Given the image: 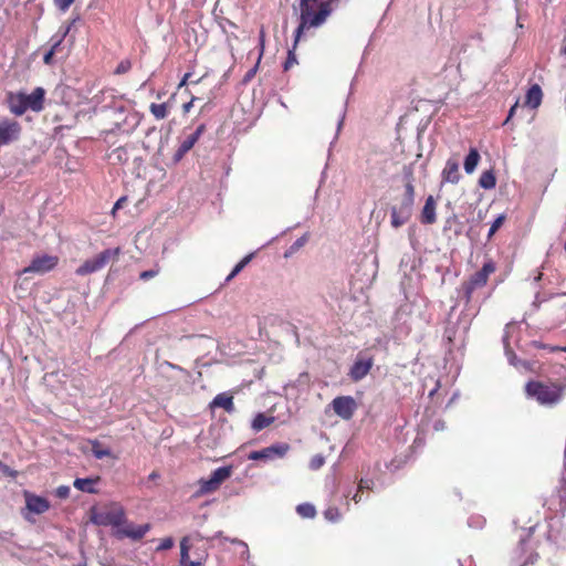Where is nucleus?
I'll use <instances>...</instances> for the list:
<instances>
[{
	"mask_svg": "<svg viewBox=\"0 0 566 566\" xmlns=\"http://www.w3.org/2000/svg\"><path fill=\"white\" fill-rule=\"evenodd\" d=\"M338 0H300L301 22L295 31L294 46L305 29L318 28L333 11V4Z\"/></svg>",
	"mask_w": 566,
	"mask_h": 566,
	"instance_id": "nucleus-1",
	"label": "nucleus"
},
{
	"mask_svg": "<svg viewBox=\"0 0 566 566\" xmlns=\"http://www.w3.org/2000/svg\"><path fill=\"white\" fill-rule=\"evenodd\" d=\"M44 96L45 91L42 87H36L31 94L9 92L7 94V104L12 114L21 116L28 109L41 112L43 109Z\"/></svg>",
	"mask_w": 566,
	"mask_h": 566,
	"instance_id": "nucleus-2",
	"label": "nucleus"
},
{
	"mask_svg": "<svg viewBox=\"0 0 566 566\" xmlns=\"http://www.w3.org/2000/svg\"><path fill=\"white\" fill-rule=\"evenodd\" d=\"M526 392L528 397L534 398L538 403L553 406L560 401L563 387L553 382L530 381L526 385Z\"/></svg>",
	"mask_w": 566,
	"mask_h": 566,
	"instance_id": "nucleus-3",
	"label": "nucleus"
},
{
	"mask_svg": "<svg viewBox=\"0 0 566 566\" xmlns=\"http://www.w3.org/2000/svg\"><path fill=\"white\" fill-rule=\"evenodd\" d=\"M120 252L119 248L106 249L92 259L86 260L76 269V274L84 276L102 270L109 261L115 260Z\"/></svg>",
	"mask_w": 566,
	"mask_h": 566,
	"instance_id": "nucleus-4",
	"label": "nucleus"
},
{
	"mask_svg": "<svg viewBox=\"0 0 566 566\" xmlns=\"http://www.w3.org/2000/svg\"><path fill=\"white\" fill-rule=\"evenodd\" d=\"M496 270L495 263L492 260H488L482 269L474 273L469 281L463 284V291L467 301L469 302L472 293L480 287H483L489 279V275L494 273Z\"/></svg>",
	"mask_w": 566,
	"mask_h": 566,
	"instance_id": "nucleus-5",
	"label": "nucleus"
},
{
	"mask_svg": "<svg viewBox=\"0 0 566 566\" xmlns=\"http://www.w3.org/2000/svg\"><path fill=\"white\" fill-rule=\"evenodd\" d=\"M290 450V446L285 442L272 444L261 450L250 452L248 455L249 460L270 462L277 459H282L286 455Z\"/></svg>",
	"mask_w": 566,
	"mask_h": 566,
	"instance_id": "nucleus-6",
	"label": "nucleus"
},
{
	"mask_svg": "<svg viewBox=\"0 0 566 566\" xmlns=\"http://www.w3.org/2000/svg\"><path fill=\"white\" fill-rule=\"evenodd\" d=\"M25 510L23 516L27 521L31 522V514L40 515L45 513L50 509V502L40 495H35L29 491L24 492Z\"/></svg>",
	"mask_w": 566,
	"mask_h": 566,
	"instance_id": "nucleus-7",
	"label": "nucleus"
},
{
	"mask_svg": "<svg viewBox=\"0 0 566 566\" xmlns=\"http://www.w3.org/2000/svg\"><path fill=\"white\" fill-rule=\"evenodd\" d=\"M334 412L344 420H349L357 410V403L350 396H339L332 400Z\"/></svg>",
	"mask_w": 566,
	"mask_h": 566,
	"instance_id": "nucleus-8",
	"label": "nucleus"
},
{
	"mask_svg": "<svg viewBox=\"0 0 566 566\" xmlns=\"http://www.w3.org/2000/svg\"><path fill=\"white\" fill-rule=\"evenodd\" d=\"M413 205L400 200L390 209V224L392 228L398 229L406 224L412 216Z\"/></svg>",
	"mask_w": 566,
	"mask_h": 566,
	"instance_id": "nucleus-9",
	"label": "nucleus"
},
{
	"mask_svg": "<svg viewBox=\"0 0 566 566\" xmlns=\"http://www.w3.org/2000/svg\"><path fill=\"white\" fill-rule=\"evenodd\" d=\"M57 264V258L53 255H38L34 256L31 261L30 265L24 268L22 273H34V274H45L46 272L53 270Z\"/></svg>",
	"mask_w": 566,
	"mask_h": 566,
	"instance_id": "nucleus-10",
	"label": "nucleus"
},
{
	"mask_svg": "<svg viewBox=\"0 0 566 566\" xmlns=\"http://www.w3.org/2000/svg\"><path fill=\"white\" fill-rule=\"evenodd\" d=\"M20 134L21 125L18 122L9 118L0 120V147L18 140Z\"/></svg>",
	"mask_w": 566,
	"mask_h": 566,
	"instance_id": "nucleus-11",
	"label": "nucleus"
},
{
	"mask_svg": "<svg viewBox=\"0 0 566 566\" xmlns=\"http://www.w3.org/2000/svg\"><path fill=\"white\" fill-rule=\"evenodd\" d=\"M76 20H73L69 25L61 27L59 32L54 36H52V39H51V43H52L51 49H50L49 52H46L44 54V57H43V61H44L45 64H50L53 55L60 53L61 44H62L63 40L65 39V36L69 34V32L71 30V27H72V24Z\"/></svg>",
	"mask_w": 566,
	"mask_h": 566,
	"instance_id": "nucleus-12",
	"label": "nucleus"
},
{
	"mask_svg": "<svg viewBox=\"0 0 566 566\" xmlns=\"http://www.w3.org/2000/svg\"><path fill=\"white\" fill-rule=\"evenodd\" d=\"M373 364L374 361L373 358L370 357H358L349 370V377L354 381L361 380L364 377L367 376V374L373 367Z\"/></svg>",
	"mask_w": 566,
	"mask_h": 566,
	"instance_id": "nucleus-13",
	"label": "nucleus"
},
{
	"mask_svg": "<svg viewBox=\"0 0 566 566\" xmlns=\"http://www.w3.org/2000/svg\"><path fill=\"white\" fill-rule=\"evenodd\" d=\"M124 518V513L119 510L109 511L94 514L92 521L97 525H113L118 526L122 524Z\"/></svg>",
	"mask_w": 566,
	"mask_h": 566,
	"instance_id": "nucleus-14",
	"label": "nucleus"
},
{
	"mask_svg": "<svg viewBox=\"0 0 566 566\" xmlns=\"http://www.w3.org/2000/svg\"><path fill=\"white\" fill-rule=\"evenodd\" d=\"M149 530H150L149 524H143V525L128 524L125 527L117 531V536L118 537H128L134 541H138V539L143 538Z\"/></svg>",
	"mask_w": 566,
	"mask_h": 566,
	"instance_id": "nucleus-15",
	"label": "nucleus"
},
{
	"mask_svg": "<svg viewBox=\"0 0 566 566\" xmlns=\"http://www.w3.org/2000/svg\"><path fill=\"white\" fill-rule=\"evenodd\" d=\"M441 176L444 182L458 184L460 180L459 160L457 158H449Z\"/></svg>",
	"mask_w": 566,
	"mask_h": 566,
	"instance_id": "nucleus-16",
	"label": "nucleus"
},
{
	"mask_svg": "<svg viewBox=\"0 0 566 566\" xmlns=\"http://www.w3.org/2000/svg\"><path fill=\"white\" fill-rule=\"evenodd\" d=\"M436 220V201L432 196H429L426 199V203L421 211V222L424 224H432Z\"/></svg>",
	"mask_w": 566,
	"mask_h": 566,
	"instance_id": "nucleus-17",
	"label": "nucleus"
},
{
	"mask_svg": "<svg viewBox=\"0 0 566 566\" xmlns=\"http://www.w3.org/2000/svg\"><path fill=\"white\" fill-rule=\"evenodd\" d=\"M543 98L542 88L538 84L532 85L525 95V105L531 108H537Z\"/></svg>",
	"mask_w": 566,
	"mask_h": 566,
	"instance_id": "nucleus-18",
	"label": "nucleus"
},
{
	"mask_svg": "<svg viewBox=\"0 0 566 566\" xmlns=\"http://www.w3.org/2000/svg\"><path fill=\"white\" fill-rule=\"evenodd\" d=\"M211 407L223 408L227 412H232L234 410L233 397L226 392L219 394L213 398Z\"/></svg>",
	"mask_w": 566,
	"mask_h": 566,
	"instance_id": "nucleus-19",
	"label": "nucleus"
},
{
	"mask_svg": "<svg viewBox=\"0 0 566 566\" xmlns=\"http://www.w3.org/2000/svg\"><path fill=\"white\" fill-rule=\"evenodd\" d=\"M97 481H98V478H96V479H93V478L80 479V478H77L74 480L73 485L78 491L94 494L97 492L95 489Z\"/></svg>",
	"mask_w": 566,
	"mask_h": 566,
	"instance_id": "nucleus-20",
	"label": "nucleus"
},
{
	"mask_svg": "<svg viewBox=\"0 0 566 566\" xmlns=\"http://www.w3.org/2000/svg\"><path fill=\"white\" fill-rule=\"evenodd\" d=\"M480 161V154L475 148H471L464 159V170L467 174H472Z\"/></svg>",
	"mask_w": 566,
	"mask_h": 566,
	"instance_id": "nucleus-21",
	"label": "nucleus"
},
{
	"mask_svg": "<svg viewBox=\"0 0 566 566\" xmlns=\"http://www.w3.org/2000/svg\"><path fill=\"white\" fill-rule=\"evenodd\" d=\"M191 548V537L185 536L180 541V566H188L191 562L189 558V551Z\"/></svg>",
	"mask_w": 566,
	"mask_h": 566,
	"instance_id": "nucleus-22",
	"label": "nucleus"
},
{
	"mask_svg": "<svg viewBox=\"0 0 566 566\" xmlns=\"http://www.w3.org/2000/svg\"><path fill=\"white\" fill-rule=\"evenodd\" d=\"M232 473V467H221L216 469L210 478L218 484L221 485L223 481L230 478Z\"/></svg>",
	"mask_w": 566,
	"mask_h": 566,
	"instance_id": "nucleus-23",
	"label": "nucleus"
},
{
	"mask_svg": "<svg viewBox=\"0 0 566 566\" xmlns=\"http://www.w3.org/2000/svg\"><path fill=\"white\" fill-rule=\"evenodd\" d=\"M274 421V417H268L264 413H258L252 421V429L261 431Z\"/></svg>",
	"mask_w": 566,
	"mask_h": 566,
	"instance_id": "nucleus-24",
	"label": "nucleus"
},
{
	"mask_svg": "<svg viewBox=\"0 0 566 566\" xmlns=\"http://www.w3.org/2000/svg\"><path fill=\"white\" fill-rule=\"evenodd\" d=\"M479 185L483 189H493L496 185V178L492 170L483 171L479 179Z\"/></svg>",
	"mask_w": 566,
	"mask_h": 566,
	"instance_id": "nucleus-25",
	"label": "nucleus"
},
{
	"mask_svg": "<svg viewBox=\"0 0 566 566\" xmlns=\"http://www.w3.org/2000/svg\"><path fill=\"white\" fill-rule=\"evenodd\" d=\"M193 138H190L187 136L180 144L179 148L177 149L174 159L175 161H179L195 145Z\"/></svg>",
	"mask_w": 566,
	"mask_h": 566,
	"instance_id": "nucleus-26",
	"label": "nucleus"
},
{
	"mask_svg": "<svg viewBox=\"0 0 566 566\" xmlns=\"http://www.w3.org/2000/svg\"><path fill=\"white\" fill-rule=\"evenodd\" d=\"M296 512L304 518H313L316 514L315 506L311 503H302L296 506Z\"/></svg>",
	"mask_w": 566,
	"mask_h": 566,
	"instance_id": "nucleus-27",
	"label": "nucleus"
},
{
	"mask_svg": "<svg viewBox=\"0 0 566 566\" xmlns=\"http://www.w3.org/2000/svg\"><path fill=\"white\" fill-rule=\"evenodd\" d=\"M149 109L156 119H164L168 115V105L166 103H161V104L153 103L150 105Z\"/></svg>",
	"mask_w": 566,
	"mask_h": 566,
	"instance_id": "nucleus-28",
	"label": "nucleus"
},
{
	"mask_svg": "<svg viewBox=\"0 0 566 566\" xmlns=\"http://www.w3.org/2000/svg\"><path fill=\"white\" fill-rule=\"evenodd\" d=\"M199 484H200V488H199L200 494L211 493V492L218 490L220 486L211 478H209L207 480H203V479L200 480Z\"/></svg>",
	"mask_w": 566,
	"mask_h": 566,
	"instance_id": "nucleus-29",
	"label": "nucleus"
},
{
	"mask_svg": "<svg viewBox=\"0 0 566 566\" xmlns=\"http://www.w3.org/2000/svg\"><path fill=\"white\" fill-rule=\"evenodd\" d=\"M324 516L327 521L336 523L342 520V513L338 507L329 506L324 511Z\"/></svg>",
	"mask_w": 566,
	"mask_h": 566,
	"instance_id": "nucleus-30",
	"label": "nucleus"
},
{
	"mask_svg": "<svg viewBox=\"0 0 566 566\" xmlns=\"http://www.w3.org/2000/svg\"><path fill=\"white\" fill-rule=\"evenodd\" d=\"M504 347H505V355L507 357V360L511 365L515 367H520V365L524 366L525 364L517 360L516 355L513 353V350L509 347L506 343V337H504Z\"/></svg>",
	"mask_w": 566,
	"mask_h": 566,
	"instance_id": "nucleus-31",
	"label": "nucleus"
},
{
	"mask_svg": "<svg viewBox=\"0 0 566 566\" xmlns=\"http://www.w3.org/2000/svg\"><path fill=\"white\" fill-rule=\"evenodd\" d=\"M402 201L409 202L411 205L415 203V188L411 182H407L405 186V193L401 198Z\"/></svg>",
	"mask_w": 566,
	"mask_h": 566,
	"instance_id": "nucleus-32",
	"label": "nucleus"
},
{
	"mask_svg": "<svg viewBox=\"0 0 566 566\" xmlns=\"http://www.w3.org/2000/svg\"><path fill=\"white\" fill-rule=\"evenodd\" d=\"M92 453L96 459H103L111 454L108 449L103 448L98 442H95L92 447Z\"/></svg>",
	"mask_w": 566,
	"mask_h": 566,
	"instance_id": "nucleus-33",
	"label": "nucleus"
},
{
	"mask_svg": "<svg viewBox=\"0 0 566 566\" xmlns=\"http://www.w3.org/2000/svg\"><path fill=\"white\" fill-rule=\"evenodd\" d=\"M253 254H249L244 256L233 269H232V275H238L252 260Z\"/></svg>",
	"mask_w": 566,
	"mask_h": 566,
	"instance_id": "nucleus-34",
	"label": "nucleus"
},
{
	"mask_svg": "<svg viewBox=\"0 0 566 566\" xmlns=\"http://www.w3.org/2000/svg\"><path fill=\"white\" fill-rule=\"evenodd\" d=\"M325 463V458L321 454L314 455L310 461V468L312 470H318L321 469Z\"/></svg>",
	"mask_w": 566,
	"mask_h": 566,
	"instance_id": "nucleus-35",
	"label": "nucleus"
},
{
	"mask_svg": "<svg viewBox=\"0 0 566 566\" xmlns=\"http://www.w3.org/2000/svg\"><path fill=\"white\" fill-rule=\"evenodd\" d=\"M375 485V482L371 478H361L359 481H358V488L359 490H373Z\"/></svg>",
	"mask_w": 566,
	"mask_h": 566,
	"instance_id": "nucleus-36",
	"label": "nucleus"
},
{
	"mask_svg": "<svg viewBox=\"0 0 566 566\" xmlns=\"http://www.w3.org/2000/svg\"><path fill=\"white\" fill-rule=\"evenodd\" d=\"M74 0H53L54 6L62 12H66Z\"/></svg>",
	"mask_w": 566,
	"mask_h": 566,
	"instance_id": "nucleus-37",
	"label": "nucleus"
},
{
	"mask_svg": "<svg viewBox=\"0 0 566 566\" xmlns=\"http://www.w3.org/2000/svg\"><path fill=\"white\" fill-rule=\"evenodd\" d=\"M504 216L503 214H500L494 221L493 223L491 224V228L489 230V237H492L497 230L503 224L504 222Z\"/></svg>",
	"mask_w": 566,
	"mask_h": 566,
	"instance_id": "nucleus-38",
	"label": "nucleus"
},
{
	"mask_svg": "<svg viewBox=\"0 0 566 566\" xmlns=\"http://www.w3.org/2000/svg\"><path fill=\"white\" fill-rule=\"evenodd\" d=\"M158 273H159V269L155 268V269H150V270L142 272L139 277H140V280L147 281L149 279L157 276Z\"/></svg>",
	"mask_w": 566,
	"mask_h": 566,
	"instance_id": "nucleus-39",
	"label": "nucleus"
},
{
	"mask_svg": "<svg viewBox=\"0 0 566 566\" xmlns=\"http://www.w3.org/2000/svg\"><path fill=\"white\" fill-rule=\"evenodd\" d=\"M130 67H132L130 62L128 60H124L117 65L115 73L124 74V73L128 72L130 70Z\"/></svg>",
	"mask_w": 566,
	"mask_h": 566,
	"instance_id": "nucleus-40",
	"label": "nucleus"
},
{
	"mask_svg": "<svg viewBox=\"0 0 566 566\" xmlns=\"http://www.w3.org/2000/svg\"><path fill=\"white\" fill-rule=\"evenodd\" d=\"M70 491H71L70 486H67V485H60L55 490V495L59 499H66L70 495Z\"/></svg>",
	"mask_w": 566,
	"mask_h": 566,
	"instance_id": "nucleus-41",
	"label": "nucleus"
},
{
	"mask_svg": "<svg viewBox=\"0 0 566 566\" xmlns=\"http://www.w3.org/2000/svg\"><path fill=\"white\" fill-rule=\"evenodd\" d=\"M174 546V539L171 537H166L161 539L159 546L157 547V551H167L170 549Z\"/></svg>",
	"mask_w": 566,
	"mask_h": 566,
	"instance_id": "nucleus-42",
	"label": "nucleus"
},
{
	"mask_svg": "<svg viewBox=\"0 0 566 566\" xmlns=\"http://www.w3.org/2000/svg\"><path fill=\"white\" fill-rule=\"evenodd\" d=\"M297 61H296V57H295V54L292 50L289 51V54H287V59L284 63V70H290L294 64H296Z\"/></svg>",
	"mask_w": 566,
	"mask_h": 566,
	"instance_id": "nucleus-43",
	"label": "nucleus"
},
{
	"mask_svg": "<svg viewBox=\"0 0 566 566\" xmlns=\"http://www.w3.org/2000/svg\"><path fill=\"white\" fill-rule=\"evenodd\" d=\"M203 132H205V125H199V126L197 127V129H196L192 134H190V135H188V136H189L190 138H193V142H195V143H197V142H198V139H199V137L201 136V134H202Z\"/></svg>",
	"mask_w": 566,
	"mask_h": 566,
	"instance_id": "nucleus-44",
	"label": "nucleus"
},
{
	"mask_svg": "<svg viewBox=\"0 0 566 566\" xmlns=\"http://www.w3.org/2000/svg\"><path fill=\"white\" fill-rule=\"evenodd\" d=\"M307 241V237L306 235H303L301 238H298L292 245V249L293 250H296V249H300L301 247H303Z\"/></svg>",
	"mask_w": 566,
	"mask_h": 566,
	"instance_id": "nucleus-45",
	"label": "nucleus"
},
{
	"mask_svg": "<svg viewBox=\"0 0 566 566\" xmlns=\"http://www.w3.org/2000/svg\"><path fill=\"white\" fill-rule=\"evenodd\" d=\"M344 119H345V111H343V113L340 115V118H339V120L337 123L336 136H335V138H334V140L332 142L331 145H333L335 143V140L337 139V136H338V134H339V132H340V129L343 127Z\"/></svg>",
	"mask_w": 566,
	"mask_h": 566,
	"instance_id": "nucleus-46",
	"label": "nucleus"
},
{
	"mask_svg": "<svg viewBox=\"0 0 566 566\" xmlns=\"http://www.w3.org/2000/svg\"><path fill=\"white\" fill-rule=\"evenodd\" d=\"M537 558V554L530 553L528 556L522 562L521 566H527L528 564H533Z\"/></svg>",
	"mask_w": 566,
	"mask_h": 566,
	"instance_id": "nucleus-47",
	"label": "nucleus"
},
{
	"mask_svg": "<svg viewBox=\"0 0 566 566\" xmlns=\"http://www.w3.org/2000/svg\"><path fill=\"white\" fill-rule=\"evenodd\" d=\"M549 539H554L557 544L562 545L563 547H566V532L564 534L563 539H558L557 537L553 536L552 532L548 534Z\"/></svg>",
	"mask_w": 566,
	"mask_h": 566,
	"instance_id": "nucleus-48",
	"label": "nucleus"
},
{
	"mask_svg": "<svg viewBox=\"0 0 566 566\" xmlns=\"http://www.w3.org/2000/svg\"><path fill=\"white\" fill-rule=\"evenodd\" d=\"M127 198L126 197H120L114 205L113 207V213H115L116 210L120 209L124 203L126 202Z\"/></svg>",
	"mask_w": 566,
	"mask_h": 566,
	"instance_id": "nucleus-49",
	"label": "nucleus"
},
{
	"mask_svg": "<svg viewBox=\"0 0 566 566\" xmlns=\"http://www.w3.org/2000/svg\"><path fill=\"white\" fill-rule=\"evenodd\" d=\"M517 553H520L518 558H522V555H524L526 553V541L525 539H521L520 545L517 547Z\"/></svg>",
	"mask_w": 566,
	"mask_h": 566,
	"instance_id": "nucleus-50",
	"label": "nucleus"
},
{
	"mask_svg": "<svg viewBox=\"0 0 566 566\" xmlns=\"http://www.w3.org/2000/svg\"><path fill=\"white\" fill-rule=\"evenodd\" d=\"M363 490H359V488L357 486V490L356 492L352 495V500L357 504L359 503L361 500H363V496H361V493Z\"/></svg>",
	"mask_w": 566,
	"mask_h": 566,
	"instance_id": "nucleus-51",
	"label": "nucleus"
},
{
	"mask_svg": "<svg viewBox=\"0 0 566 566\" xmlns=\"http://www.w3.org/2000/svg\"><path fill=\"white\" fill-rule=\"evenodd\" d=\"M256 70H258V64L247 72V74L244 76V82L250 81L255 75Z\"/></svg>",
	"mask_w": 566,
	"mask_h": 566,
	"instance_id": "nucleus-52",
	"label": "nucleus"
},
{
	"mask_svg": "<svg viewBox=\"0 0 566 566\" xmlns=\"http://www.w3.org/2000/svg\"><path fill=\"white\" fill-rule=\"evenodd\" d=\"M191 537V545L193 544V542L196 541H201L205 537L202 536L201 533L199 532H195L193 534L189 535Z\"/></svg>",
	"mask_w": 566,
	"mask_h": 566,
	"instance_id": "nucleus-53",
	"label": "nucleus"
},
{
	"mask_svg": "<svg viewBox=\"0 0 566 566\" xmlns=\"http://www.w3.org/2000/svg\"><path fill=\"white\" fill-rule=\"evenodd\" d=\"M446 337L449 342H453V338L455 337V333L451 331V328L446 329Z\"/></svg>",
	"mask_w": 566,
	"mask_h": 566,
	"instance_id": "nucleus-54",
	"label": "nucleus"
},
{
	"mask_svg": "<svg viewBox=\"0 0 566 566\" xmlns=\"http://www.w3.org/2000/svg\"><path fill=\"white\" fill-rule=\"evenodd\" d=\"M518 106V103L516 102L511 108H510V112H509V116L505 120V123H507L510 120V118L514 115L516 108Z\"/></svg>",
	"mask_w": 566,
	"mask_h": 566,
	"instance_id": "nucleus-55",
	"label": "nucleus"
},
{
	"mask_svg": "<svg viewBox=\"0 0 566 566\" xmlns=\"http://www.w3.org/2000/svg\"><path fill=\"white\" fill-rule=\"evenodd\" d=\"M223 538H224V541H229L228 537H223ZM230 542L234 543V544H239V545L244 546L245 548H248L247 544L244 542L240 541V539L234 538V539H230Z\"/></svg>",
	"mask_w": 566,
	"mask_h": 566,
	"instance_id": "nucleus-56",
	"label": "nucleus"
},
{
	"mask_svg": "<svg viewBox=\"0 0 566 566\" xmlns=\"http://www.w3.org/2000/svg\"><path fill=\"white\" fill-rule=\"evenodd\" d=\"M434 429L436 430H443L444 429V423L442 421H436L434 422Z\"/></svg>",
	"mask_w": 566,
	"mask_h": 566,
	"instance_id": "nucleus-57",
	"label": "nucleus"
},
{
	"mask_svg": "<svg viewBox=\"0 0 566 566\" xmlns=\"http://www.w3.org/2000/svg\"><path fill=\"white\" fill-rule=\"evenodd\" d=\"M439 381H437L434 388L429 391V397H433L436 395V392L439 389Z\"/></svg>",
	"mask_w": 566,
	"mask_h": 566,
	"instance_id": "nucleus-58",
	"label": "nucleus"
},
{
	"mask_svg": "<svg viewBox=\"0 0 566 566\" xmlns=\"http://www.w3.org/2000/svg\"><path fill=\"white\" fill-rule=\"evenodd\" d=\"M188 566H203L202 560H191Z\"/></svg>",
	"mask_w": 566,
	"mask_h": 566,
	"instance_id": "nucleus-59",
	"label": "nucleus"
},
{
	"mask_svg": "<svg viewBox=\"0 0 566 566\" xmlns=\"http://www.w3.org/2000/svg\"><path fill=\"white\" fill-rule=\"evenodd\" d=\"M189 77H190V73H186L184 78L181 80L179 86H184L187 83Z\"/></svg>",
	"mask_w": 566,
	"mask_h": 566,
	"instance_id": "nucleus-60",
	"label": "nucleus"
},
{
	"mask_svg": "<svg viewBox=\"0 0 566 566\" xmlns=\"http://www.w3.org/2000/svg\"><path fill=\"white\" fill-rule=\"evenodd\" d=\"M543 277V273L542 272H538L535 276H534V282L537 283L542 280Z\"/></svg>",
	"mask_w": 566,
	"mask_h": 566,
	"instance_id": "nucleus-61",
	"label": "nucleus"
},
{
	"mask_svg": "<svg viewBox=\"0 0 566 566\" xmlns=\"http://www.w3.org/2000/svg\"><path fill=\"white\" fill-rule=\"evenodd\" d=\"M539 303H541V301H539V296H538V294H537V295L535 296V301L533 302V305H534L536 308H538V307H539Z\"/></svg>",
	"mask_w": 566,
	"mask_h": 566,
	"instance_id": "nucleus-62",
	"label": "nucleus"
},
{
	"mask_svg": "<svg viewBox=\"0 0 566 566\" xmlns=\"http://www.w3.org/2000/svg\"><path fill=\"white\" fill-rule=\"evenodd\" d=\"M191 106H192V101H191V102H189V103H186V104L184 105V109H185V112H189V109H190V107H191Z\"/></svg>",
	"mask_w": 566,
	"mask_h": 566,
	"instance_id": "nucleus-63",
	"label": "nucleus"
},
{
	"mask_svg": "<svg viewBox=\"0 0 566 566\" xmlns=\"http://www.w3.org/2000/svg\"><path fill=\"white\" fill-rule=\"evenodd\" d=\"M158 478H159V474L157 472H153V473L149 474V479L150 480H156Z\"/></svg>",
	"mask_w": 566,
	"mask_h": 566,
	"instance_id": "nucleus-64",
	"label": "nucleus"
}]
</instances>
